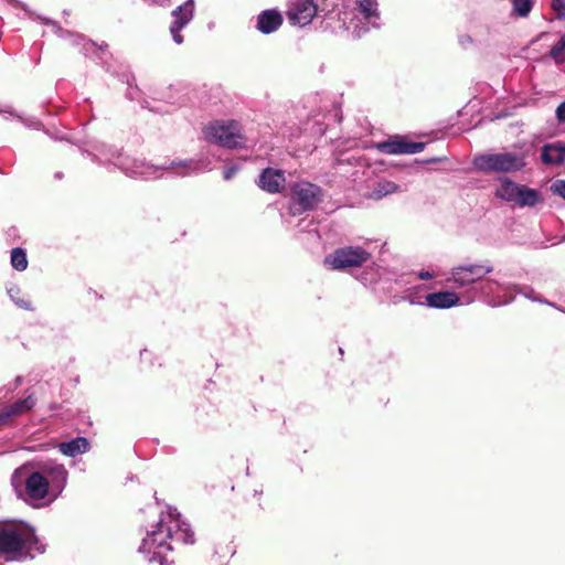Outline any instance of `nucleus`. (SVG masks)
I'll use <instances>...</instances> for the list:
<instances>
[{
	"instance_id": "nucleus-1",
	"label": "nucleus",
	"mask_w": 565,
	"mask_h": 565,
	"mask_svg": "<svg viewBox=\"0 0 565 565\" xmlns=\"http://www.w3.org/2000/svg\"><path fill=\"white\" fill-rule=\"evenodd\" d=\"M83 154L106 170L110 172L120 170L129 178L152 179L157 178L159 171L169 169L175 170L178 175L186 177L204 170L202 161L193 159L172 160L168 166H154L145 160L131 158L120 148L104 142L93 143L89 150L83 151Z\"/></svg>"
},
{
	"instance_id": "nucleus-2",
	"label": "nucleus",
	"mask_w": 565,
	"mask_h": 565,
	"mask_svg": "<svg viewBox=\"0 0 565 565\" xmlns=\"http://www.w3.org/2000/svg\"><path fill=\"white\" fill-rule=\"evenodd\" d=\"M45 551V543L38 536L35 529L26 522L0 521V557L11 562H24L44 554Z\"/></svg>"
},
{
	"instance_id": "nucleus-3",
	"label": "nucleus",
	"mask_w": 565,
	"mask_h": 565,
	"mask_svg": "<svg viewBox=\"0 0 565 565\" xmlns=\"http://www.w3.org/2000/svg\"><path fill=\"white\" fill-rule=\"evenodd\" d=\"M352 9L345 8L343 18L339 15L340 29L351 34L353 39H360L371 29L381 26V15L376 0H355Z\"/></svg>"
},
{
	"instance_id": "nucleus-4",
	"label": "nucleus",
	"mask_w": 565,
	"mask_h": 565,
	"mask_svg": "<svg viewBox=\"0 0 565 565\" xmlns=\"http://www.w3.org/2000/svg\"><path fill=\"white\" fill-rule=\"evenodd\" d=\"M472 166L481 173L494 174L521 171L526 162L522 153L503 151L477 154L472 159Z\"/></svg>"
},
{
	"instance_id": "nucleus-5",
	"label": "nucleus",
	"mask_w": 565,
	"mask_h": 565,
	"mask_svg": "<svg viewBox=\"0 0 565 565\" xmlns=\"http://www.w3.org/2000/svg\"><path fill=\"white\" fill-rule=\"evenodd\" d=\"M203 132L209 142L224 148H238L245 142L238 124L232 120L211 122L204 128Z\"/></svg>"
},
{
	"instance_id": "nucleus-6",
	"label": "nucleus",
	"mask_w": 565,
	"mask_h": 565,
	"mask_svg": "<svg viewBox=\"0 0 565 565\" xmlns=\"http://www.w3.org/2000/svg\"><path fill=\"white\" fill-rule=\"evenodd\" d=\"M290 199L295 214L313 211L323 200V190L311 182L298 181L290 185Z\"/></svg>"
},
{
	"instance_id": "nucleus-7",
	"label": "nucleus",
	"mask_w": 565,
	"mask_h": 565,
	"mask_svg": "<svg viewBox=\"0 0 565 565\" xmlns=\"http://www.w3.org/2000/svg\"><path fill=\"white\" fill-rule=\"evenodd\" d=\"M158 522L160 527L166 530V537H171V540L185 544L194 543V533L189 524L181 520L177 509L169 507L167 512L161 513Z\"/></svg>"
},
{
	"instance_id": "nucleus-8",
	"label": "nucleus",
	"mask_w": 565,
	"mask_h": 565,
	"mask_svg": "<svg viewBox=\"0 0 565 565\" xmlns=\"http://www.w3.org/2000/svg\"><path fill=\"white\" fill-rule=\"evenodd\" d=\"M492 270L489 264L459 265L451 269V276L447 281L452 282L457 288H465L479 281Z\"/></svg>"
},
{
	"instance_id": "nucleus-9",
	"label": "nucleus",
	"mask_w": 565,
	"mask_h": 565,
	"mask_svg": "<svg viewBox=\"0 0 565 565\" xmlns=\"http://www.w3.org/2000/svg\"><path fill=\"white\" fill-rule=\"evenodd\" d=\"M369 257L366 249H334L333 254L324 258L323 264L329 269L343 270L362 266Z\"/></svg>"
},
{
	"instance_id": "nucleus-10",
	"label": "nucleus",
	"mask_w": 565,
	"mask_h": 565,
	"mask_svg": "<svg viewBox=\"0 0 565 565\" xmlns=\"http://www.w3.org/2000/svg\"><path fill=\"white\" fill-rule=\"evenodd\" d=\"M319 13L317 0H290L287 7V18L292 25L306 26Z\"/></svg>"
},
{
	"instance_id": "nucleus-11",
	"label": "nucleus",
	"mask_w": 565,
	"mask_h": 565,
	"mask_svg": "<svg viewBox=\"0 0 565 565\" xmlns=\"http://www.w3.org/2000/svg\"><path fill=\"white\" fill-rule=\"evenodd\" d=\"M168 540H171V537H166V530L160 527L158 523L154 530L148 532L147 536L142 540L139 552L149 555V562L159 561L161 563V551L172 550Z\"/></svg>"
},
{
	"instance_id": "nucleus-12",
	"label": "nucleus",
	"mask_w": 565,
	"mask_h": 565,
	"mask_svg": "<svg viewBox=\"0 0 565 565\" xmlns=\"http://www.w3.org/2000/svg\"><path fill=\"white\" fill-rule=\"evenodd\" d=\"M426 147L423 141H409L406 137L395 136L376 145L380 152L386 154H415Z\"/></svg>"
},
{
	"instance_id": "nucleus-13",
	"label": "nucleus",
	"mask_w": 565,
	"mask_h": 565,
	"mask_svg": "<svg viewBox=\"0 0 565 565\" xmlns=\"http://www.w3.org/2000/svg\"><path fill=\"white\" fill-rule=\"evenodd\" d=\"M194 0H186L172 11V22L170 24V33L175 44L183 43L181 31L192 21L194 17Z\"/></svg>"
},
{
	"instance_id": "nucleus-14",
	"label": "nucleus",
	"mask_w": 565,
	"mask_h": 565,
	"mask_svg": "<svg viewBox=\"0 0 565 565\" xmlns=\"http://www.w3.org/2000/svg\"><path fill=\"white\" fill-rule=\"evenodd\" d=\"M25 484V500L36 505L39 501L46 498L50 492L49 479L41 472L30 473L24 481Z\"/></svg>"
},
{
	"instance_id": "nucleus-15",
	"label": "nucleus",
	"mask_w": 565,
	"mask_h": 565,
	"mask_svg": "<svg viewBox=\"0 0 565 565\" xmlns=\"http://www.w3.org/2000/svg\"><path fill=\"white\" fill-rule=\"evenodd\" d=\"M286 182L285 172L279 169H264L257 180V185L267 193H280Z\"/></svg>"
},
{
	"instance_id": "nucleus-16",
	"label": "nucleus",
	"mask_w": 565,
	"mask_h": 565,
	"mask_svg": "<svg viewBox=\"0 0 565 565\" xmlns=\"http://www.w3.org/2000/svg\"><path fill=\"white\" fill-rule=\"evenodd\" d=\"M58 32L61 33V36H64V34H67L72 39L74 44L82 45L83 52L86 56H90L94 60H97L100 62L105 61L104 55L106 54V51L108 47L107 44H104V45H100L97 47L96 43H94L93 41L86 40L81 34H75V33H71L68 31H63L61 28H58Z\"/></svg>"
},
{
	"instance_id": "nucleus-17",
	"label": "nucleus",
	"mask_w": 565,
	"mask_h": 565,
	"mask_svg": "<svg viewBox=\"0 0 565 565\" xmlns=\"http://www.w3.org/2000/svg\"><path fill=\"white\" fill-rule=\"evenodd\" d=\"M282 21L284 19L279 11L267 9L258 14L256 29L263 34H270L280 28Z\"/></svg>"
},
{
	"instance_id": "nucleus-18",
	"label": "nucleus",
	"mask_w": 565,
	"mask_h": 565,
	"mask_svg": "<svg viewBox=\"0 0 565 565\" xmlns=\"http://www.w3.org/2000/svg\"><path fill=\"white\" fill-rule=\"evenodd\" d=\"M460 303L459 296L454 291H438L425 297V305L435 309H449Z\"/></svg>"
},
{
	"instance_id": "nucleus-19",
	"label": "nucleus",
	"mask_w": 565,
	"mask_h": 565,
	"mask_svg": "<svg viewBox=\"0 0 565 565\" xmlns=\"http://www.w3.org/2000/svg\"><path fill=\"white\" fill-rule=\"evenodd\" d=\"M35 398L32 395H29L24 399H20L9 406L0 409V425L4 424L12 417L20 416L35 406Z\"/></svg>"
},
{
	"instance_id": "nucleus-20",
	"label": "nucleus",
	"mask_w": 565,
	"mask_h": 565,
	"mask_svg": "<svg viewBox=\"0 0 565 565\" xmlns=\"http://www.w3.org/2000/svg\"><path fill=\"white\" fill-rule=\"evenodd\" d=\"M44 476L49 479V487L52 492L60 493L67 481V470L63 465H53L44 468Z\"/></svg>"
},
{
	"instance_id": "nucleus-21",
	"label": "nucleus",
	"mask_w": 565,
	"mask_h": 565,
	"mask_svg": "<svg viewBox=\"0 0 565 565\" xmlns=\"http://www.w3.org/2000/svg\"><path fill=\"white\" fill-rule=\"evenodd\" d=\"M541 159L545 164H562L565 161V142L555 141L544 145Z\"/></svg>"
},
{
	"instance_id": "nucleus-22",
	"label": "nucleus",
	"mask_w": 565,
	"mask_h": 565,
	"mask_svg": "<svg viewBox=\"0 0 565 565\" xmlns=\"http://www.w3.org/2000/svg\"><path fill=\"white\" fill-rule=\"evenodd\" d=\"M542 201L541 192L536 189L519 184L515 203L520 207H533Z\"/></svg>"
},
{
	"instance_id": "nucleus-23",
	"label": "nucleus",
	"mask_w": 565,
	"mask_h": 565,
	"mask_svg": "<svg viewBox=\"0 0 565 565\" xmlns=\"http://www.w3.org/2000/svg\"><path fill=\"white\" fill-rule=\"evenodd\" d=\"M57 447L63 455L75 457L88 451L89 441L85 437H76L70 441L61 443Z\"/></svg>"
},
{
	"instance_id": "nucleus-24",
	"label": "nucleus",
	"mask_w": 565,
	"mask_h": 565,
	"mask_svg": "<svg viewBox=\"0 0 565 565\" xmlns=\"http://www.w3.org/2000/svg\"><path fill=\"white\" fill-rule=\"evenodd\" d=\"M348 8L339 0H320L319 1V12L323 13V18L326 19H335L339 21L338 13L343 18V11Z\"/></svg>"
},
{
	"instance_id": "nucleus-25",
	"label": "nucleus",
	"mask_w": 565,
	"mask_h": 565,
	"mask_svg": "<svg viewBox=\"0 0 565 565\" xmlns=\"http://www.w3.org/2000/svg\"><path fill=\"white\" fill-rule=\"evenodd\" d=\"M500 186L495 191V195L503 201L515 203L519 183L510 179H501Z\"/></svg>"
},
{
	"instance_id": "nucleus-26",
	"label": "nucleus",
	"mask_w": 565,
	"mask_h": 565,
	"mask_svg": "<svg viewBox=\"0 0 565 565\" xmlns=\"http://www.w3.org/2000/svg\"><path fill=\"white\" fill-rule=\"evenodd\" d=\"M399 190V185L387 180L377 182L369 193V199L381 200L384 196L395 193Z\"/></svg>"
},
{
	"instance_id": "nucleus-27",
	"label": "nucleus",
	"mask_w": 565,
	"mask_h": 565,
	"mask_svg": "<svg viewBox=\"0 0 565 565\" xmlns=\"http://www.w3.org/2000/svg\"><path fill=\"white\" fill-rule=\"evenodd\" d=\"M512 9L510 15L512 18L526 19L535 4L534 0H511Z\"/></svg>"
},
{
	"instance_id": "nucleus-28",
	"label": "nucleus",
	"mask_w": 565,
	"mask_h": 565,
	"mask_svg": "<svg viewBox=\"0 0 565 565\" xmlns=\"http://www.w3.org/2000/svg\"><path fill=\"white\" fill-rule=\"evenodd\" d=\"M11 265L19 271L26 269L28 258L25 249H11Z\"/></svg>"
},
{
	"instance_id": "nucleus-29",
	"label": "nucleus",
	"mask_w": 565,
	"mask_h": 565,
	"mask_svg": "<svg viewBox=\"0 0 565 565\" xmlns=\"http://www.w3.org/2000/svg\"><path fill=\"white\" fill-rule=\"evenodd\" d=\"M550 55L555 61L565 60V32L561 35L559 40L552 46Z\"/></svg>"
},
{
	"instance_id": "nucleus-30",
	"label": "nucleus",
	"mask_w": 565,
	"mask_h": 565,
	"mask_svg": "<svg viewBox=\"0 0 565 565\" xmlns=\"http://www.w3.org/2000/svg\"><path fill=\"white\" fill-rule=\"evenodd\" d=\"M476 35H477V40H476L477 42L488 43L493 35V29L488 23L479 24V25H477Z\"/></svg>"
},
{
	"instance_id": "nucleus-31",
	"label": "nucleus",
	"mask_w": 565,
	"mask_h": 565,
	"mask_svg": "<svg viewBox=\"0 0 565 565\" xmlns=\"http://www.w3.org/2000/svg\"><path fill=\"white\" fill-rule=\"evenodd\" d=\"M6 242L7 244L17 245L20 247L26 242L20 236L19 230L15 226H11L6 232Z\"/></svg>"
},
{
	"instance_id": "nucleus-32",
	"label": "nucleus",
	"mask_w": 565,
	"mask_h": 565,
	"mask_svg": "<svg viewBox=\"0 0 565 565\" xmlns=\"http://www.w3.org/2000/svg\"><path fill=\"white\" fill-rule=\"evenodd\" d=\"M0 114H8L12 117H15L18 118L19 120H21L25 126L28 127H32L34 129H39L40 126H41V122L38 121V120H26V119H23L21 116H19L18 114H15L11 107L9 106H4V107H0Z\"/></svg>"
},
{
	"instance_id": "nucleus-33",
	"label": "nucleus",
	"mask_w": 565,
	"mask_h": 565,
	"mask_svg": "<svg viewBox=\"0 0 565 565\" xmlns=\"http://www.w3.org/2000/svg\"><path fill=\"white\" fill-rule=\"evenodd\" d=\"M8 294L10 296V298L21 308L23 309H26V310H31L32 307H31V302L28 301V300H23V299H19V294H20V289L18 287H11L9 290H8Z\"/></svg>"
},
{
	"instance_id": "nucleus-34",
	"label": "nucleus",
	"mask_w": 565,
	"mask_h": 565,
	"mask_svg": "<svg viewBox=\"0 0 565 565\" xmlns=\"http://www.w3.org/2000/svg\"><path fill=\"white\" fill-rule=\"evenodd\" d=\"M551 191L553 194L561 196L565 200V180L557 179L551 185Z\"/></svg>"
},
{
	"instance_id": "nucleus-35",
	"label": "nucleus",
	"mask_w": 565,
	"mask_h": 565,
	"mask_svg": "<svg viewBox=\"0 0 565 565\" xmlns=\"http://www.w3.org/2000/svg\"><path fill=\"white\" fill-rule=\"evenodd\" d=\"M551 7L555 11L557 19H565V0H552Z\"/></svg>"
},
{
	"instance_id": "nucleus-36",
	"label": "nucleus",
	"mask_w": 565,
	"mask_h": 565,
	"mask_svg": "<svg viewBox=\"0 0 565 565\" xmlns=\"http://www.w3.org/2000/svg\"><path fill=\"white\" fill-rule=\"evenodd\" d=\"M239 169H241V166L237 163H232V164L224 167V170H223L224 180L230 181L231 179H233L236 175V173L239 171Z\"/></svg>"
},
{
	"instance_id": "nucleus-37",
	"label": "nucleus",
	"mask_w": 565,
	"mask_h": 565,
	"mask_svg": "<svg viewBox=\"0 0 565 565\" xmlns=\"http://www.w3.org/2000/svg\"><path fill=\"white\" fill-rule=\"evenodd\" d=\"M458 43L462 49H467L475 43V39L470 34H460L458 36Z\"/></svg>"
},
{
	"instance_id": "nucleus-38",
	"label": "nucleus",
	"mask_w": 565,
	"mask_h": 565,
	"mask_svg": "<svg viewBox=\"0 0 565 565\" xmlns=\"http://www.w3.org/2000/svg\"><path fill=\"white\" fill-rule=\"evenodd\" d=\"M127 84H128V89H127V94H126L127 97L131 100L137 99L139 96V93H140L139 88L136 85L134 86L129 79H127Z\"/></svg>"
},
{
	"instance_id": "nucleus-39",
	"label": "nucleus",
	"mask_w": 565,
	"mask_h": 565,
	"mask_svg": "<svg viewBox=\"0 0 565 565\" xmlns=\"http://www.w3.org/2000/svg\"><path fill=\"white\" fill-rule=\"evenodd\" d=\"M555 117L558 122H565V100L557 106Z\"/></svg>"
},
{
	"instance_id": "nucleus-40",
	"label": "nucleus",
	"mask_w": 565,
	"mask_h": 565,
	"mask_svg": "<svg viewBox=\"0 0 565 565\" xmlns=\"http://www.w3.org/2000/svg\"><path fill=\"white\" fill-rule=\"evenodd\" d=\"M524 296H525L526 298H529V299L533 300V301H539V302L546 303V305H550V306H552V307H555V305H554V303L548 302L547 300H543V299H541V298H539V297H535V296H534V290H533V289H531V288H529L526 291H524Z\"/></svg>"
},
{
	"instance_id": "nucleus-41",
	"label": "nucleus",
	"mask_w": 565,
	"mask_h": 565,
	"mask_svg": "<svg viewBox=\"0 0 565 565\" xmlns=\"http://www.w3.org/2000/svg\"><path fill=\"white\" fill-rule=\"evenodd\" d=\"M142 1L148 4H157L160 7H164L169 3L170 0H142Z\"/></svg>"
},
{
	"instance_id": "nucleus-42",
	"label": "nucleus",
	"mask_w": 565,
	"mask_h": 565,
	"mask_svg": "<svg viewBox=\"0 0 565 565\" xmlns=\"http://www.w3.org/2000/svg\"><path fill=\"white\" fill-rule=\"evenodd\" d=\"M418 277L423 280H428V279L434 278V274H431L427 270H422V271H419Z\"/></svg>"
},
{
	"instance_id": "nucleus-43",
	"label": "nucleus",
	"mask_w": 565,
	"mask_h": 565,
	"mask_svg": "<svg viewBox=\"0 0 565 565\" xmlns=\"http://www.w3.org/2000/svg\"><path fill=\"white\" fill-rule=\"evenodd\" d=\"M444 159H445V157H431V158L425 159L423 162L424 163H437V162H441Z\"/></svg>"
},
{
	"instance_id": "nucleus-44",
	"label": "nucleus",
	"mask_w": 565,
	"mask_h": 565,
	"mask_svg": "<svg viewBox=\"0 0 565 565\" xmlns=\"http://www.w3.org/2000/svg\"><path fill=\"white\" fill-rule=\"evenodd\" d=\"M512 300H513V298L511 297V298H507V299L494 301L493 305L494 306H503V305H508Z\"/></svg>"
},
{
	"instance_id": "nucleus-45",
	"label": "nucleus",
	"mask_w": 565,
	"mask_h": 565,
	"mask_svg": "<svg viewBox=\"0 0 565 565\" xmlns=\"http://www.w3.org/2000/svg\"><path fill=\"white\" fill-rule=\"evenodd\" d=\"M63 177H64V174L61 171L54 173V179H56V180H62Z\"/></svg>"
},
{
	"instance_id": "nucleus-46",
	"label": "nucleus",
	"mask_w": 565,
	"mask_h": 565,
	"mask_svg": "<svg viewBox=\"0 0 565 565\" xmlns=\"http://www.w3.org/2000/svg\"><path fill=\"white\" fill-rule=\"evenodd\" d=\"M473 299H475V295L468 297L467 302L469 303V302L473 301Z\"/></svg>"
},
{
	"instance_id": "nucleus-47",
	"label": "nucleus",
	"mask_w": 565,
	"mask_h": 565,
	"mask_svg": "<svg viewBox=\"0 0 565 565\" xmlns=\"http://www.w3.org/2000/svg\"><path fill=\"white\" fill-rule=\"evenodd\" d=\"M486 291H487V292H488V291H492V288H491V286H490V285L487 287V290H486Z\"/></svg>"
},
{
	"instance_id": "nucleus-48",
	"label": "nucleus",
	"mask_w": 565,
	"mask_h": 565,
	"mask_svg": "<svg viewBox=\"0 0 565 565\" xmlns=\"http://www.w3.org/2000/svg\"><path fill=\"white\" fill-rule=\"evenodd\" d=\"M12 484H13L14 487H17V484H15V477H13V478H12Z\"/></svg>"
},
{
	"instance_id": "nucleus-49",
	"label": "nucleus",
	"mask_w": 565,
	"mask_h": 565,
	"mask_svg": "<svg viewBox=\"0 0 565 565\" xmlns=\"http://www.w3.org/2000/svg\"><path fill=\"white\" fill-rule=\"evenodd\" d=\"M409 302H411V303H413V305H414V303H417V302H416L415 300H413V299H409Z\"/></svg>"
},
{
	"instance_id": "nucleus-50",
	"label": "nucleus",
	"mask_w": 565,
	"mask_h": 565,
	"mask_svg": "<svg viewBox=\"0 0 565 565\" xmlns=\"http://www.w3.org/2000/svg\"><path fill=\"white\" fill-rule=\"evenodd\" d=\"M317 1L319 2L320 0H317Z\"/></svg>"
}]
</instances>
